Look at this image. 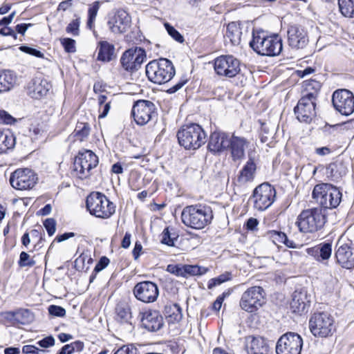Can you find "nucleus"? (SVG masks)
<instances>
[{"label": "nucleus", "mask_w": 354, "mask_h": 354, "mask_svg": "<svg viewBox=\"0 0 354 354\" xmlns=\"http://www.w3.org/2000/svg\"><path fill=\"white\" fill-rule=\"evenodd\" d=\"M15 143V137L11 131H0V153H4L12 149Z\"/></svg>", "instance_id": "32"}, {"label": "nucleus", "mask_w": 354, "mask_h": 354, "mask_svg": "<svg viewBox=\"0 0 354 354\" xmlns=\"http://www.w3.org/2000/svg\"><path fill=\"white\" fill-rule=\"evenodd\" d=\"M20 49L21 51L25 52L28 54L32 55L33 56H35L37 57H42L44 56L43 53L40 52L39 50L28 47V46H21Z\"/></svg>", "instance_id": "57"}, {"label": "nucleus", "mask_w": 354, "mask_h": 354, "mask_svg": "<svg viewBox=\"0 0 354 354\" xmlns=\"http://www.w3.org/2000/svg\"><path fill=\"white\" fill-rule=\"evenodd\" d=\"M335 257L337 262L344 268H354V245L345 243L338 247Z\"/></svg>", "instance_id": "24"}, {"label": "nucleus", "mask_w": 354, "mask_h": 354, "mask_svg": "<svg viewBox=\"0 0 354 354\" xmlns=\"http://www.w3.org/2000/svg\"><path fill=\"white\" fill-rule=\"evenodd\" d=\"M110 104L111 101H108L107 102L102 105V107L99 106V111L100 113L99 115V118H104L106 116L111 108Z\"/></svg>", "instance_id": "60"}, {"label": "nucleus", "mask_w": 354, "mask_h": 354, "mask_svg": "<svg viewBox=\"0 0 354 354\" xmlns=\"http://www.w3.org/2000/svg\"><path fill=\"white\" fill-rule=\"evenodd\" d=\"M229 293L223 292L222 295L217 297L216 301L213 304V308L215 310H219L221 308L222 303L226 296H228Z\"/></svg>", "instance_id": "59"}, {"label": "nucleus", "mask_w": 354, "mask_h": 354, "mask_svg": "<svg viewBox=\"0 0 354 354\" xmlns=\"http://www.w3.org/2000/svg\"><path fill=\"white\" fill-rule=\"evenodd\" d=\"M229 136L224 132L214 131L209 136L208 149L213 153L223 151L229 148Z\"/></svg>", "instance_id": "25"}, {"label": "nucleus", "mask_w": 354, "mask_h": 354, "mask_svg": "<svg viewBox=\"0 0 354 354\" xmlns=\"http://www.w3.org/2000/svg\"><path fill=\"white\" fill-rule=\"evenodd\" d=\"M117 318L121 322H128L131 317L130 308L127 304H119L116 308Z\"/></svg>", "instance_id": "39"}, {"label": "nucleus", "mask_w": 354, "mask_h": 354, "mask_svg": "<svg viewBox=\"0 0 354 354\" xmlns=\"http://www.w3.org/2000/svg\"><path fill=\"white\" fill-rule=\"evenodd\" d=\"M309 328L315 337H328L335 331V320L328 313H315L309 320Z\"/></svg>", "instance_id": "6"}, {"label": "nucleus", "mask_w": 354, "mask_h": 354, "mask_svg": "<svg viewBox=\"0 0 354 354\" xmlns=\"http://www.w3.org/2000/svg\"><path fill=\"white\" fill-rule=\"evenodd\" d=\"M181 218V221H211L213 219V212L208 205H189L183 209Z\"/></svg>", "instance_id": "14"}, {"label": "nucleus", "mask_w": 354, "mask_h": 354, "mask_svg": "<svg viewBox=\"0 0 354 354\" xmlns=\"http://www.w3.org/2000/svg\"><path fill=\"white\" fill-rule=\"evenodd\" d=\"M48 313L53 316L59 317H63L66 315L65 309L59 306L56 305H50L48 307Z\"/></svg>", "instance_id": "52"}, {"label": "nucleus", "mask_w": 354, "mask_h": 354, "mask_svg": "<svg viewBox=\"0 0 354 354\" xmlns=\"http://www.w3.org/2000/svg\"><path fill=\"white\" fill-rule=\"evenodd\" d=\"M62 45L67 53H74L75 51V41L71 38H63L60 40Z\"/></svg>", "instance_id": "49"}, {"label": "nucleus", "mask_w": 354, "mask_h": 354, "mask_svg": "<svg viewBox=\"0 0 354 354\" xmlns=\"http://www.w3.org/2000/svg\"><path fill=\"white\" fill-rule=\"evenodd\" d=\"M15 315L18 319L21 318L23 324L31 322L34 319L33 314L28 309H20L15 313Z\"/></svg>", "instance_id": "44"}, {"label": "nucleus", "mask_w": 354, "mask_h": 354, "mask_svg": "<svg viewBox=\"0 0 354 354\" xmlns=\"http://www.w3.org/2000/svg\"><path fill=\"white\" fill-rule=\"evenodd\" d=\"M86 208L97 218L106 219L115 212V205L105 194L99 192H91L86 198Z\"/></svg>", "instance_id": "5"}, {"label": "nucleus", "mask_w": 354, "mask_h": 354, "mask_svg": "<svg viewBox=\"0 0 354 354\" xmlns=\"http://www.w3.org/2000/svg\"><path fill=\"white\" fill-rule=\"evenodd\" d=\"M342 198L340 191L331 185L328 193L324 201L321 202L322 208H312L304 210L298 216V221H325L327 220L326 212L328 209L337 207Z\"/></svg>", "instance_id": "1"}, {"label": "nucleus", "mask_w": 354, "mask_h": 354, "mask_svg": "<svg viewBox=\"0 0 354 354\" xmlns=\"http://www.w3.org/2000/svg\"><path fill=\"white\" fill-rule=\"evenodd\" d=\"M321 88V84L318 81L310 80L306 84V90L304 93H313L315 94V99L317 100L318 91Z\"/></svg>", "instance_id": "45"}, {"label": "nucleus", "mask_w": 354, "mask_h": 354, "mask_svg": "<svg viewBox=\"0 0 354 354\" xmlns=\"http://www.w3.org/2000/svg\"><path fill=\"white\" fill-rule=\"evenodd\" d=\"M306 252L317 259L321 257L322 260H326L331 256L332 245L329 243H321L315 247L307 248Z\"/></svg>", "instance_id": "30"}, {"label": "nucleus", "mask_w": 354, "mask_h": 354, "mask_svg": "<svg viewBox=\"0 0 354 354\" xmlns=\"http://www.w3.org/2000/svg\"><path fill=\"white\" fill-rule=\"evenodd\" d=\"M142 326L149 331H157L163 326V317L159 312L148 309L141 313Z\"/></svg>", "instance_id": "23"}, {"label": "nucleus", "mask_w": 354, "mask_h": 354, "mask_svg": "<svg viewBox=\"0 0 354 354\" xmlns=\"http://www.w3.org/2000/svg\"><path fill=\"white\" fill-rule=\"evenodd\" d=\"M146 57L145 51L141 48L126 50L121 57L122 67L127 71L138 70Z\"/></svg>", "instance_id": "19"}, {"label": "nucleus", "mask_w": 354, "mask_h": 354, "mask_svg": "<svg viewBox=\"0 0 354 354\" xmlns=\"http://www.w3.org/2000/svg\"><path fill=\"white\" fill-rule=\"evenodd\" d=\"M0 35L3 36H12L14 39H17V35L15 31L10 27L5 26L0 30Z\"/></svg>", "instance_id": "63"}, {"label": "nucleus", "mask_w": 354, "mask_h": 354, "mask_svg": "<svg viewBox=\"0 0 354 354\" xmlns=\"http://www.w3.org/2000/svg\"><path fill=\"white\" fill-rule=\"evenodd\" d=\"M241 33L239 26L235 22H231L227 26L225 37L233 46H236L240 44Z\"/></svg>", "instance_id": "33"}, {"label": "nucleus", "mask_w": 354, "mask_h": 354, "mask_svg": "<svg viewBox=\"0 0 354 354\" xmlns=\"http://www.w3.org/2000/svg\"><path fill=\"white\" fill-rule=\"evenodd\" d=\"M332 185L328 183H321L316 185L313 189L312 196L317 202L321 204L326 195L328 193L329 189Z\"/></svg>", "instance_id": "36"}, {"label": "nucleus", "mask_w": 354, "mask_h": 354, "mask_svg": "<svg viewBox=\"0 0 354 354\" xmlns=\"http://www.w3.org/2000/svg\"><path fill=\"white\" fill-rule=\"evenodd\" d=\"M214 65L218 75L233 77L240 72L239 61L232 55H222L216 58Z\"/></svg>", "instance_id": "15"}, {"label": "nucleus", "mask_w": 354, "mask_h": 354, "mask_svg": "<svg viewBox=\"0 0 354 354\" xmlns=\"http://www.w3.org/2000/svg\"><path fill=\"white\" fill-rule=\"evenodd\" d=\"M303 340L295 333H286L277 341L276 352L277 354H300Z\"/></svg>", "instance_id": "11"}, {"label": "nucleus", "mask_w": 354, "mask_h": 354, "mask_svg": "<svg viewBox=\"0 0 354 354\" xmlns=\"http://www.w3.org/2000/svg\"><path fill=\"white\" fill-rule=\"evenodd\" d=\"M245 349L248 354H269L270 352L267 342L261 337H248Z\"/></svg>", "instance_id": "26"}, {"label": "nucleus", "mask_w": 354, "mask_h": 354, "mask_svg": "<svg viewBox=\"0 0 354 354\" xmlns=\"http://www.w3.org/2000/svg\"><path fill=\"white\" fill-rule=\"evenodd\" d=\"M97 156L91 150L80 151L73 163L74 174L80 179L90 176L91 170L98 165Z\"/></svg>", "instance_id": "7"}, {"label": "nucleus", "mask_w": 354, "mask_h": 354, "mask_svg": "<svg viewBox=\"0 0 354 354\" xmlns=\"http://www.w3.org/2000/svg\"><path fill=\"white\" fill-rule=\"evenodd\" d=\"M287 37L288 46L295 50L304 48L309 41L306 30L298 25H292L288 27Z\"/></svg>", "instance_id": "20"}, {"label": "nucleus", "mask_w": 354, "mask_h": 354, "mask_svg": "<svg viewBox=\"0 0 354 354\" xmlns=\"http://www.w3.org/2000/svg\"><path fill=\"white\" fill-rule=\"evenodd\" d=\"M250 47L259 55L277 56L283 48L282 39L278 35H266L263 31L253 32Z\"/></svg>", "instance_id": "2"}, {"label": "nucleus", "mask_w": 354, "mask_h": 354, "mask_svg": "<svg viewBox=\"0 0 354 354\" xmlns=\"http://www.w3.org/2000/svg\"><path fill=\"white\" fill-rule=\"evenodd\" d=\"M257 171V162L252 152H248V160L239 171L236 181L240 185H244L254 180Z\"/></svg>", "instance_id": "22"}, {"label": "nucleus", "mask_w": 354, "mask_h": 354, "mask_svg": "<svg viewBox=\"0 0 354 354\" xmlns=\"http://www.w3.org/2000/svg\"><path fill=\"white\" fill-rule=\"evenodd\" d=\"M315 94L304 93L294 108L297 119L301 122L309 124L316 116L317 104Z\"/></svg>", "instance_id": "9"}, {"label": "nucleus", "mask_w": 354, "mask_h": 354, "mask_svg": "<svg viewBox=\"0 0 354 354\" xmlns=\"http://www.w3.org/2000/svg\"><path fill=\"white\" fill-rule=\"evenodd\" d=\"M131 114L138 125H145L155 115V105L149 100H138L133 106Z\"/></svg>", "instance_id": "17"}, {"label": "nucleus", "mask_w": 354, "mask_h": 354, "mask_svg": "<svg viewBox=\"0 0 354 354\" xmlns=\"http://www.w3.org/2000/svg\"><path fill=\"white\" fill-rule=\"evenodd\" d=\"M162 242L167 245H174V239L170 236L168 228L165 229Z\"/></svg>", "instance_id": "62"}, {"label": "nucleus", "mask_w": 354, "mask_h": 354, "mask_svg": "<svg viewBox=\"0 0 354 354\" xmlns=\"http://www.w3.org/2000/svg\"><path fill=\"white\" fill-rule=\"evenodd\" d=\"M41 347L48 348L55 344V339L52 336L46 337L37 343Z\"/></svg>", "instance_id": "58"}, {"label": "nucleus", "mask_w": 354, "mask_h": 354, "mask_svg": "<svg viewBox=\"0 0 354 354\" xmlns=\"http://www.w3.org/2000/svg\"><path fill=\"white\" fill-rule=\"evenodd\" d=\"M275 196V189L268 183H262L254 190V206L258 210H265L273 203Z\"/></svg>", "instance_id": "12"}, {"label": "nucleus", "mask_w": 354, "mask_h": 354, "mask_svg": "<svg viewBox=\"0 0 354 354\" xmlns=\"http://www.w3.org/2000/svg\"><path fill=\"white\" fill-rule=\"evenodd\" d=\"M75 136L80 141L84 140L90 133V127L87 123H78L75 129Z\"/></svg>", "instance_id": "40"}, {"label": "nucleus", "mask_w": 354, "mask_h": 354, "mask_svg": "<svg viewBox=\"0 0 354 354\" xmlns=\"http://www.w3.org/2000/svg\"><path fill=\"white\" fill-rule=\"evenodd\" d=\"M164 26L167 33L176 41L183 43L184 41L183 36L170 24L165 22Z\"/></svg>", "instance_id": "43"}, {"label": "nucleus", "mask_w": 354, "mask_h": 354, "mask_svg": "<svg viewBox=\"0 0 354 354\" xmlns=\"http://www.w3.org/2000/svg\"><path fill=\"white\" fill-rule=\"evenodd\" d=\"M167 271L176 276L183 277V266L182 265H168Z\"/></svg>", "instance_id": "55"}, {"label": "nucleus", "mask_w": 354, "mask_h": 354, "mask_svg": "<svg viewBox=\"0 0 354 354\" xmlns=\"http://www.w3.org/2000/svg\"><path fill=\"white\" fill-rule=\"evenodd\" d=\"M109 263V259L106 257H102L100 258V261L95 265L94 271L96 272H99L104 269Z\"/></svg>", "instance_id": "56"}, {"label": "nucleus", "mask_w": 354, "mask_h": 354, "mask_svg": "<svg viewBox=\"0 0 354 354\" xmlns=\"http://www.w3.org/2000/svg\"><path fill=\"white\" fill-rule=\"evenodd\" d=\"M347 169L341 162L330 163L327 167V174L334 180H337L343 176L346 175Z\"/></svg>", "instance_id": "34"}, {"label": "nucleus", "mask_w": 354, "mask_h": 354, "mask_svg": "<svg viewBox=\"0 0 354 354\" xmlns=\"http://www.w3.org/2000/svg\"><path fill=\"white\" fill-rule=\"evenodd\" d=\"M131 23V17L123 9L113 10L108 15L107 25L114 34H121L127 31Z\"/></svg>", "instance_id": "16"}, {"label": "nucleus", "mask_w": 354, "mask_h": 354, "mask_svg": "<svg viewBox=\"0 0 354 354\" xmlns=\"http://www.w3.org/2000/svg\"><path fill=\"white\" fill-rule=\"evenodd\" d=\"M35 261L30 259V255L26 252H21L19 257V265L20 267L32 266Z\"/></svg>", "instance_id": "51"}, {"label": "nucleus", "mask_w": 354, "mask_h": 354, "mask_svg": "<svg viewBox=\"0 0 354 354\" xmlns=\"http://www.w3.org/2000/svg\"><path fill=\"white\" fill-rule=\"evenodd\" d=\"M207 270V268L198 266L183 265V277H187L188 275H201L205 274Z\"/></svg>", "instance_id": "41"}, {"label": "nucleus", "mask_w": 354, "mask_h": 354, "mask_svg": "<svg viewBox=\"0 0 354 354\" xmlns=\"http://www.w3.org/2000/svg\"><path fill=\"white\" fill-rule=\"evenodd\" d=\"M17 76L10 70L0 72V93L11 90L16 84Z\"/></svg>", "instance_id": "31"}, {"label": "nucleus", "mask_w": 354, "mask_h": 354, "mask_svg": "<svg viewBox=\"0 0 354 354\" xmlns=\"http://www.w3.org/2000/svg\"><path fill=\"white\" fill-rule=\"evenodd\" d=\"M51 87L50 83L47 80L36 77L28 83L27 94L33 99L39 100L46 96Z\"/></svg>", "instance_id": "21"}, {"label": "nucleus", "mask_w": 354, "mask_h": 354, "mask_svg": "<svg viewBox=\"0 0 354 354\" xmlns=\"http://www.w3.org/2000/svg\"><path fill=\"white\" fill-rule=\"evenodd\" d=\"M229 147L234 161L240 160L245 156V149L248 141L243 137L232 136L229 139Z\"/></svg>", "instance_id": "27"}, {"label": "nucleus", "mask_w": 354, "mask_h": 354, "mask_svg": "<svg viewBox=\"0 0 354 354\" xmlns=\"http://www.w3.org/2000/svg\"><path fill=\"white\" fill-rule=\"evenodd\" d=\"M98 61L109 62L115 57V47L113 44L106 41H102L98 43L97 47Z\"/></svg>", "instance_id": "29"}, {"label": "nucleus", "mask_w": 354, "mask_h": 354, "mask_svg": "<svg viewBox=\"0 0 354 354\" xmlns=\"http://www.w3.org/2000/svg\"><path fill=\"white\" fill-rule=\"evenodd\" d=\"M16 122V119L10 113L4 110L0 109V124H12Z\"/></svg>", "instance_id": "50"}, {"label": "nucleus", "mask_w": 354, "mask_h": 354, "mask_svg": "<svg viewBox=\"0 0 354 354\" xmlns=\"http://www.w3.org/2000/svg\"><path fill=\"white\" fill-rule=\"evenodd\" d=\"M187 82L186 80H182L176 83L174 86L167 89V92L169 94H172L180 89Z\"/></svg>", "instance_id": "61"}, {"label": "nucleus", "mask_w": 354, "mask_h": 354, "mask_svg": "<svg viewBox=\"0 0 354 354\" xmlns=\"http://www.w3.org/2000/svg\"><path fill=\"white\" fill-rule=\"evenodd\" d=\"M114 354H138V350L133 345H125L119 348Z\"/></svg>", "instance_id": "54"}, {"label": "nucleus", "mask_w": 354, "mask_h": 354, "mask_svg": "<svg viewBox=\"0 0 354 354\" xmlns=\"http://www.w3.org/2000/svg\"><path fill=\"white\" fill-rule=\"evenodd\" d=\"M339 9L346 17H354V0H338Z\"/></svg>", "instance_id": "37"}, {"label": "nucleus", "mask_w": 354, "mask_h": 354, "mask_svg": "<svg viewBox=\"0 0 354 354\" xmlns=\"http://www.w3.org/2000/svg\"><path fill=\"white\" fill-rule=\"evenodd\" d=\"M266 303L264 290L260 286H252L243 292L239 306L248 313H254Z\"/></svg>", "instance_id": "8"}, {"label": "nucleus", "mask_w": 354, "mask_h": 354, "mask_svg": "<svg viewBox=\"0 0 354 354\" xmlns=\"http://www.w3.org/2000/svg\"><path fill=\"white\" fill-rule=\"evenodd\" d=\"M232 279V274L230 272H226L221 275H219L218 277L209 280L208 283V288L212 289L213 287L220 285L225 281H227Z\"/></svg>", "instance_id": "42"}, {"label": "nucleus", "mask_w": 354, "mask_h": 354, "mask_svg": "<svg viewBox=\"0 0 354 354\" xmlns=\"http://www.w3.org/2000/svg\"><path fill=\"white\" fill-rule=\"evenodd\" d=\"M165 313L169 319V322H179L183 317L182 310L177 304H172L165 306Z\"/></svg>", "instance_id": "35"}, {"label": "nucleus", "mask_w": 354, "mask_h": 354, "mask_svg": "<svg viewBox=\"0 0 354 354\" xmlns=\"http://www.w3.org/2000/svg\"><path fill=\"white\" fill-rule=\"evenodd\" d=\"M82 348V343L79 342H75L70 344L64 346L59 351V354H72L75 351V348L77 350H81Z\"/></svg>", "instance_id": "46"}, {"label": "nucleus", "mask_w": 354, "mask_h": 354, "mask_svg": "<svg viewBox=\"0 0 354 354\" xmlns=\"http://www.w3.org/2000/svg\"><path fill=\"white\" fill-rule=\"evenodd\" d=\"M136 298L144 303H153L159 295L158 286L151 281H145L138 283L133 288Z\"/></svg>", "instance_id": "18"}, {"label": "nucleus", "mask_w": 354, "mask_h": 354, "mask_svg": "<svg viewBox=\"0 0 354 354\" xmlns=\"http://www.w3.org/2000/svg\"><path fill=\"white\" fill-rule=\"evenodd\" d=\"M100 9L99 1H95L90 5L88 10V20L86 26L88 29L92 30L94 28V23Z\"/></svg>", "instance_id": "38"}, {"label": "nucleus", "mask_w": 354, "mask_h": 354, "mask_svg": "<svg viewBox=\"0 0 354 354\" xmlns=\"http://www.w3.org/2000/svg\"><path fill=\"white\" fill-rule=\"evenodd\" d=\"M80 19L73 20L66 27V32L73 35H77L79 34Z\"/></svg>", "instance_id": "53"}, {"label": "nucleus", "mask_w": 354, "mask_h": 354, "mask_svg": "<svg viewBox=\"0 0 354 354\" xmlns=\"http://www.w3.org/2000/svg\"><path fill=\"white\" fill-rule=\"evenodd\" d=\"M295 224L303 233L313 232L317 230L315 223H295Z\"/></svg>", "instance_id": "47"}, {"label": "nucleus", "mask_w": 354, "mask_h": 354, "mask_svg": "<svg viewBox=\"0 0 354 354\" xmlns=\"http://www.w3.org/2000/svg\"><path fill=\"white\" fill-rule=\"evenodd\" d=\"M269 234L270 238L275 245L283 243L284 241H287V236L283 232L272 231Z\"/></svg>", "instance_id": "48"}, {"label": "nucleus", "mask_w": 354, "mask_h": 354, "mask_svg": "<svg viewBox=\"0 0 354 354\" xmlns=\"http://www.w3.org/2000/svg\"><path fill=\"white\" fill-rule=\"evenodd\" d=\"M37 174L28 168L18 169L11 174L10 183L18 190H29L32 189L37 182Z\"/></svg>", "instance_id": "10"}, {"label": "nucleus", "mask_w": 354, "mask_h": 354, "mask_svg": "<svg viewBox=\"0 0 354 354\" xmlns=\"http://www.w3.org/2000/svg\"><path fill=\"white\" fill-rule=\"evenodd\" d=\"M309 299L305 290H296L292 295L290 308L293 313L301 314L306 312L309 306Z\"/></svg>", "instance_id": "28"}, {"label": "nucleus", "mask_w": 354, "mask_h": 354, "mask_svg": "<svg viewBox=\"0 0 354 354\" xmlns=\"http://www.w3.org/2000/svg\"><path fill=\"white\" fill-rule=\"evenodd\" d=\"M334 108L344 115H350L354 111V95L347 89L335 91L332 97Z\"/></svg>", "instance_id": "13"}, {"label": "nucleus", "mask_w": 354, "mask_h": 354, "mask_svg": "<svg viewBox=\"0 0 354 354\" xmlns=\"http://www.w3.org/2000/svg\"><path fill=\"white\" fill-rule=\"evenodd\" d=\"M175 73L172 62L166 58L152 60L146 66L148 79L158 84L168 82L175 75Z\"/></svg>", "instance_id": "4"}, {"label": "nucleus", "mask_w": 354, "mask_h": 354, "mask_svg": "<svg viewBox=\"0 0 354 354\" xmlns=\"http://www.w3.org/2000/svg\"><path fill=\"white\" fill-rule=\"evenodd\" d=\"M177 138L180 146L186 149H197L206 142V133L196 123L185 124L178 131Z\"/></svg>", "instance_id": "3"}, {"label": "nucleus", "mask_w": 354, "mask_h": 354, "mask_svg": "<svg viewBox=\"0 0 354 354\" xmlns=\"http://www.w3.org/2000/svg\"><path fill=\"white\" fill-rule=\"evenodd\" d=\"M142 246L140 242H136L134 246V248L132 251L133 257L135 260H137L142 252Z\"/></svg>", "instance_id": "64"}]
</instances>
